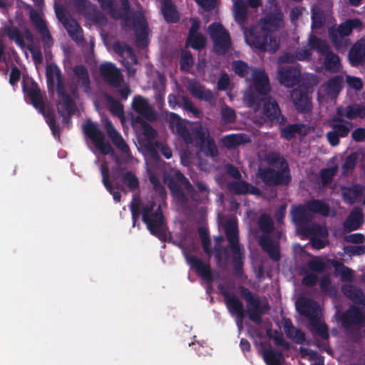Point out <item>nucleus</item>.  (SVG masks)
I'll return each instance as SVG.
<instances>
[{
	"label": "nucleus",
	"instance_id": "6ab92c4d",
	"mask_svg": "<svg viewBox=\"0 0 365 365\" xmlns=\"http://www.w3.org/2000/svg\"><path fill=\"white\" fill-rule=\"evenodd\" d=\"M279 82L287 88H292L300 81L301 72L297 68L287 66L278 70Z\"/></svg>",
	"mask_w": 365,
	"mask_h": 365
},
{
	"label": "nucleus",
	"instance_id": "09e8293b",
	"mask_svg": "<svg viewBox=\"0 0 365 365\" xmlns=\"http://www.w3.org/2000/svg\"><path fill=\"white\" fill-rule=\"evenodd\" d=\"M121 6L118 9L116 4H115L114 10L111 11L110 16L114 19H123L125 21H128L130 18L128 14L130 11V5L129 0H120Z\"/></svg>",
	"mask_w": 365,
	"mask_h": 365
},
{
	"label": "nucleus",
	"instance_id": "f03ea898",
	"mask_svg": "<svg viewBox=\"0 0 365 365\" xmlns=\"http://www.w3.org/2000/svg\"><path fill=\"white\" fill-rule=\"evenodd\" d=\"M22 89L24 93L31 99L33 106L44 116L53 135H59L60 128L56 120V115L53 110H46L42 93L37 83L32 81L29 86H26L24 81Z\"/></svg>",
	"mask_w": 365,
	"mask_h": 365
},
{
	"label": "nucleus",
	"instance_id": "37998d69",
	"mask_svg": "<svg viewBox=\"0 0 365 365\" xmlns=\"http://www.w3.org/2000/svg\"><path fill=\"white\" fill-rule=\"evenodd\" d=\"M233 7L235 21L240 25L245 24L247 19V4L243 0H237Z\"/></svg>",
	"mask_w": 365,
	"mask_h": 365
},
{
	"label": "nucleus",
	"instance_id": "393cba45",
	"mask_svg": "<svg viewBox=\"0 0 365 365\" xmlns=\"http://www.w3.org/2000/svg\"><path fill=\"white\" fill-rule=\"evenodd\" d=\"M336 114L349 120L358 118L363 119L365 118V106L360 103H353L345 107L341 106L336 108Z\"/></svg>",
	"mask_w": 365,
	"mask_h": 365
},
{
	"label": "nucleus",
	"instance_id": "603ef678",
	"mask_svg": "<svg viewBox=\"0 0 365 365\" xmlns=\"http://www.w3.org/2000/svg\"><path fill=\"white\" fill-rule=\"evenodd\" d=\"M57 110L58 113L62 117V123L64 125H69L71 123V116L76 110V103H72L71 108H69L66 106H63V104H61V103H58L57 104Z\"/></svg>",
	"mask_w": 365,
	"mask_h": 365
},
{
	"label": "nucleus",
	"instance_id": "412c9836",
	"mask_svg": "<svg viewBox=\"0 0 365 365\" xmlns=\"http://www.w3.org/2000/svg\"><path fill=\"white\" fill-rule=\"evenodd\" d=\"M341 322L344 328L351 325L365 326V316L355 305H351L341 317Z\"/></svg>",
	"mask_w": 365,
	"mask_h": 365
},
{
	"label": "nucleus",
	"instance_id": "052dcab7",
	"mask_svg": "<svg viewBox=\"0 0 365 365\" xmlns=\"http://www.w3.org/2000/svg\"><path fill=\"white\" fill-rule=\"evenodd\" d=\"M138 63L137 56L133 50V55L127 53L126 55L122 58V64L128 71V74L130 76L135 75L136 72V69L133 67V66Z\"/></svg>",
	"mask_w": 365,
	"mask_h": 365
},
{
	"label": "nucleus",
	"instance_id": "20e7f679",
	"mask_svg": "<svg viewBox=\"0 0 365 365\" xmlns=\"http://www.w3.org/2000/svg\"><path fill=\"white\" fill-rule=\"evenodd\" d=\"M245 37L248 44L261 51L274 53L279 47V41L277 39L275 34L268 33L259 25L250 26Z\"/></svg>",
	"mask_w": 365,
	"mask_h": 365
},
{
	"label": "nucleus",
	"instance_id": "c03bdc74",
	"mask_svg": "<svg viewBox=\"0 0 365 365\" xmlns=\"http://www.w3.org/2000/svg\"><path fill=\"white\" fill-rule=\"evenodd\" d=\"M3 31L10 40L14 41L17 46L22 48L26 47L24 36L17 27L5 25L3 27Z\"/></svg>",
	"mask_w": 365,
	"mask_h": 365
},
{
	"label": "nucleus",
	"instance_id": "473e14b6",
	"mask_svg": "<svg viewBox=\"0 0 365 365\" xmlns=\"http://www.w3.org/2000/svg\"><path fill=\"white\" fill-rule=\"evenodd\" d=\"M349 58L352 66L361 64L365 59V41L360 40L354 44L349 53Z\"/></svg>",
	"mask_w": 365,
	"mask_h": 365
},
{
	"label": "nucleus",
	"instance_id": "4468645a",
	"mask_svg": "<svg viewBox=\"0 0 365 365\" xmlns=\"http://www.w3.org/2000/svg\"><path fill=\"white\" fill-rule=\"evenodd\" d=\"M187 263L193 269L195 272L209 284L214 280L212 269L209 263H206L195 255H190L184 252Z\"/></svg>",
	"mask_w": 365,
	"mask_h": 365
},
{
	"label": "nucleus",
	"instance_id": "3c124183",
	"mask_svg": "<svg viewBox=\"0 0 365 365\" xmlns=\"http://www.w3.org/2000/svg\"><path fill=\"white\" fill-rule=\"evenodd\" d=\"M217 289L220 294H222L224 297V301L227 309H229L242 302V301L237 296L229 292V288L226 285L223 284H219L217 285Z\"/></svg>",
	"mask_w": 365,
	"mask_h": 365
},
{
	"label": "nucleus",
	"instance_id": "338daca9",
	"mask_svg": "<svg viewBox=\"0 0 365 365\" xmlns=\"http://www.w3.org/2000/svg\"><path fill=\"white\" fill-rule=\"evenodd\" d=\"M193 135L192 138L197 141L200 148H205V144L208 138H211L208 131L205 130L201 126L195 128Z\"/></svg>",
	"mask_w": 365,
	"mask_h": 365
},
{
	"label": "nucleus",
	"instance_id": "5fc2aeb1",
	"mask_svg": "<svg viewBox=\"0 0 365 365\" xmlns=\"http://www.w3.org/2000/svg\"><path fill=\"white\" fill-rule=\"evenodd\" d=\"M259 227L262 232V235H270L274 229L272 219L267 215H262L258 221Z\"/></svg>",
	"mask_w": 365,
	"mask_h": 365
},
{
	"label": "nucleus",
	"instance_id": "e2e57ef3",
	"mask_svg": "<svg viewBox=\"0 0 365 365\" xmlns=\"http://www.w3.org/2000/svg\"><path fill=\"white\" fill-rule=\"evenodd\" d=\"M357 158L356 153H352L346 157L341 166L343 175L347 176L349 173L352 172L356 166Z\"/></svg>",
	"mask_w": 365,
	"mask_h": 365
},
{
	"label": "nucleus",
	"instance_id": "4be33fe9",
	"mask_svg": "<svg viewBox=\"0 0 365 365\" xmlns=\"http://www.w3.org/2000/svg\"><path fill=\"white\" fill-rule=\"evenodd\" d=\"M258 243L262 250L266 252L273 262H278L281 259L279 243L274 240L269 235H262Z\"/></svg>",
	"mask_w": 365,
	"mask_h": 365
},
{
	"label": "nucleus",
	"instance_id": "a19ab883",
	"mask_svg": "<svg viewBox=\"0 0 365 365\" xmlns=\"http://www.w3.org/2000/svg\"><path fill=\"white\" fill-rule=\"evenodd\" d=\"M362 223V212L361 211H352L344 222V229L346 232L356 230Z\"/></svg>",
	"mask_w": 365,
	"mask_h": 365
},
{
	"label": "nucleus",
	"instance_id": "a878e982",
	"mask_svg": "<svg viewBox=\"0 0 365 365\" xmlns=\"http://www.w3.org/2000/svg\"><path fill=\"white\" fill-rule=\"evenodd\" d=\"M180 174L181 173H179L178 175V180L171 178L168 182V187L177 203L184 206L188 204L189 200L186 193L184 192L182 187L183 184L182 183Z\"/></svg>",
	"mask_w": 365,
	"mask_h": 365
},
{
	"label": "nucleus",
	"instance_id": "13d9d810",
	"mask_svg": "<svg viewBox=\"0 0 365 365\" xmlns=\"http://www.w3.org/2000/svg\"><path fill=\"white\" fill-rule=\"evenodd\" d=\"M222 121L225 124L234 123L237 120V114L232 108L224 104L220 110Z\"/></svg>",
	"mask_w": 365,
	"mask_h": 365
},
{
	"label": "nucleus",
	"instance_id": "0e129e2a",
	"mask_svg": "<svg viewBox=\"0 0 365 365\" xmlns=\"http://www.w3.org/2000/svg\"><path fill=\"white\" fill-rule=\"evenodd\" d=\"M314 331L322 339H327L329 337L328 329L326 324L319 322V316L316 317L314 321L309 322Z\"/></svg>",
	"mask_w": 365,
	"mask_h": 365
},
{
	"label": "nucleus",
	"instance_id": "8fccbe9b",
	"mask_svg": "<svg viewBox=\"0 0 365 365\" xmlns=\"http://www.w3.org/2000/svg\"><path fill=\"white\" fill-rule=\"evenodd\" d=\"M362 195V188L358 185L346 187L342 191L343 199L344 202L349 204L354 203Z\"/></svg>",
	"mask_w": 365,
	"mask_h": 365
},
{
	"label": "nucleus",
	"instance_id": "c85d7f7f",
	"mask_svg": "<svg viewBox=\"0 0 365 365\" xmlns=\"http://www.w3.org/2000/svg\"><path fill=\"white\" fill-rule=\"evenodd\" d=\"M283 329L287 338L296 344H303L306 340L305 334L300 329L295 328L289 318L283 319Z\"/></svg>",
	"mask_w": 365,
	"mask_h": 365
},
{
	"label": "nucleus",
	"instance_id": "dca6fc26",
	"mask_svg": "<svg viewBox=\"0 0 365 365\" xmlns=\"http://www.w3.org/2000/svg\"><path fill=\"white\" fill-rule=\"evenodd\" d=\"M99 71L104 81L113 88H118L123 81L120 71L113 63L106 62L102 63L100 66Z\"/></svg>",
	"mask_w": 365,
	"mask_h": 365
},
{
	"label": "nucleus",
	"instance_id": "864d4df0",
	"mask_svg": "<svg viewBox=\"0 0 365 365\" xmlns=\"http://www.w3.org/2000/svg\"><path fill=\"white\" fill-rule=\"evenodd\" d=\"M227 310L232 315H235L236 325L239 330H241L243 327V319L246 317L243 302H242L241 303L227 309Z\"/></svg>",
	"mask_w": 365,
	"mask_h": 365
},
{
	"label": "nucleus",
	"instance_id": "7c9ffc66",
	"mask_svg": "<svg viewBox=\"0 0 365 365\" xmlns=\"http://www.w3.org/2000/svg\"><path fill=\"white\" fill-rule=\"evenodd\" d=\"M63 26L72 40L76 43L84 41L83 30L77 20L71 18L63 24Z\"/></svg>",
	"mask_w": 365,
	"mask_h": 365
},
{
	"label": "nucleus",
	"instance_id": "2f4dec72",
	"mask_svg": "<svg viewBox=\"0 0 365 365\" xmlns=\"http://www.w3.org/2000/svg\"><path fill=\"white\" fill-rule=\"evenodd\" d=\"M305 125L303 123L288 124L284 127L280 126V137L287 140H291L297 135H305L307 132L304 130Z\"/></svg>",
	"mask_w": 365,
	"mask_h": 365
},
{
	"label": "nucleus",
	"instance_id": "4d7b16f0",
	"mask_svg": "<svg viewBox=\"0 0 365 365\" xmlns=\"http://www.w3.org/2000/svg\"><path fill=\"white\" fill-rule=\"evenodd\" d=\"M338 171V167L336 165L322 169L319 172V177L321 182L323 186H327L329 185L333 180Z\"/></svg>",
	"mask_w": 365,
	"mask_h": 365
},
{
	"label": "nucleus",
	"instance_id": "c756f323",
	"mask_svg": "<svg viewBox=\"0 0 365 365\" xmlns=\"http://www.w3.org/2000/svg\"><path fill=\"white\" fill-rule=\"evenodd\" d=\"M351 33L350 26L346 21L341 24L337 28L331 27L329 29V36L332 43L336 46H341L342 38Z\"/></svg>",
	"mask_w": 365,
	"mask_h": 365
},
{
	"label": "nucleus",
	"instance_id": "ddd939ff",
	"mask_svg": "<svg viewBox=\"0 0 365 365\" xmlns=\"http://www.w3.org/2000/svg\"><path fill=\"white\" fill-rule=\"evenodd\" d=\"M133 25L134 26L136 46L140 48L146 47L149 43V28L146 19L142 13L138 12L133 15Z\"/></svg>",
	"mask_w": 365,
	"mask_h": 365
},
{
	"label": "nucleus",
	"instance_id": "49530a36",
	"mask_svg": "<svg viewBox=\"0 0 365 365\" xmlns=\"http://www.w3.org/2000/svg\"><path fill=\"white\" fill-rule=\"evenodd\" d=\"M55 88L58 96L61 98V103L63 106H66L71 108L72 103H76L71 96L66 91V84L63 78L61 77L58 81L56 82Z\"/></svg>",
	"mask_w": 365,
	"mask_h": 365
},
{
	"label": "nucleus",
	"instance_id": "c9c22d12",
	"mask_svg": "<svg viewBox=\"0 0 365 365\" xmlns=\"http://www.w3.org/2000/svg\"><path fill=\"white\" fill-rule=\"evenodd\" d=\"M190 93L196 98L202 100L207 102H210L214 99L212 92L206 89L203 86L197 82H193L188 86Z\"/></svg>",
	"mask_w": 365,
	"mask_h": 365
},
{
	"label": "nucleus",
	"instance_id": "b1692460",
	"mask_svg": "<svg viewBox=\"0 0 365 365\" xmlns=\"http://www.w3.org/2000/svg\"><path fill=\"white\" fill-rule=\"evenodd\" d=\"M292 218L294 224L299 227V232L304 226H308L314 215L307 208V205H299L292 210Z\"/></svg>",
	"mask_w": 365,
	"mask_h": 365
},
{
	"label": "nucleus",
	"instance_id": "6e6552de",
	"mask_svg": "<svg viewBox=\"0 0 365 365\" xmlns=\"http://www.w3.org/2000/svg\"><path fill=\"white\" fill-rule=\"evenodd\" d=\"M208 34L213 41L214 49L219 55L226 54L232 46L231 37L224 26L217 22L209 25Z\"/></svg>",
	"mask_w": 365,
	"mask_h": 365
},
{
	"label": "nucleus",
	"instance_id": "69168bd1",
	"mask_svg": "<svg viewBox=\"0 0 365 365\" xmlns=\"http://www.w3.org/2000/svg\"><path fill=\"white\" fill-rule=\"evenodd\" d=\"M194 63L193 57L189 51L182 50L180 58V66L182 71H188Z\"/></svg>",
	"mask_w": 365,
	"mask_h": 365
},
{
	"label": "nucleus",
	"instance_id": "2eb2a0df",
	"mask_svg": "<svg viewBox=\"0 0 365 365\" xmlns=\"http://www.w3.org/2000/svg\"><path fill=\"white\" fill-rule=\"evenodd\" d=\"M284 14L282 11L275 8L273 11L266 14L259 21L258 25L269 34L279 30L283 26Z\"/></svg>",
	"mask_w": 365,
	"mask_h": 365
},
{
	"label": "nucleus",
	"instance_id": "f257e3e1",
	"mask_svg": "<svg viewBox=\"0 0 365 365\" xmlns=\"http://www.w3.org/2000/svg\"><path fill=\"white\" fill-rule=\"evenodd\" d=\"M155 206L156 203L154 201H149L146 205L141 206L140 198L133 197L129 205L133 227L136 226L142 214V221L146 225L150 232L160 241L165 242L167 234L164 215L160 205L154 210Z\"/></svg>",
	"mask_w": 365,
	"mask_h": 365
},
{
	"label": "nucleus",
	"instance_id": "a211bd4d",
	"mask_svg": "<svg viewBox=\"0 0 365 365\" xmlns=\"http://www.w3.org/2000/svg\"><path fill=\"white\" fill-rule=\"evenodd\" d=\"M133 110L143 116L148 121L153 122L157 120V114L150 104L148 100L141 96H135L132 101Z\"/></svg>",
	"mask_w": 365,
	"mask_h": 365
},
{
	"label": "nucleus",
	"instance_id": "bb28decb",
	"mask_svg": "<svg viewBox=\"0 0 365 365\" xmlns=\"http://www.w3.org/2000/svg\"><path fill=\"white\" fill-rule=\"evenodd\" d=\"M105 129L108 137L115 147L124 153H128L130 148L120 133L115 128L110 120H107L105 124Z\"/></svg>",
	"mask_w": 365,
	"mask_h": 365
},
{
	"label": "nucleus",
	"instance_id": "9d476101",
	"mask_svg": "<svg viewBox=\"0 0 365 365\" xmlns=\"http://www.w3.org/2000/svg\"><path fill=\"white\" fill-rule=\"evenodd\" d=\"M84 134L89 138L95 147L103 155L111 153L113 149L108 141L105 140V135L90 119L86 120L83 125Z\"/></svg>",
	"mask_w": 365,
	"mask_h": 365
},
{
	"label": "nucleus",
	"instance_id": "9b49d317",
	"mask_svg": "<svg viewBox=\"0 0 365 365\" xmlns=\"http://www.w3.org/2000/svg\"><path fill=\"white\" fill-rule=\"evenodd\" d=\"M71 4L78 14L93 23L101 24L106 20L105 15L89 0H72Z\"/></svg>",
	"mask_w": 365,
	"mask_h": 365
},
{
	"label": "nucleus",
	"instance_id": "774afa93",
	"mask_svg": "<svg viewBox=\"0 0 365 365\" xmlns=\"http://www.w3.org/2000/svg\"><path fill=\"white\" fill-rule=\"evenodd\" d=\"M344 78L341 76L337 75L331 78L327 83V88L331 93H339L342 89Z\"/></svg>",
	"mask_w": 365,
	"mask_h": 365
},
{
	"label": "nucleus",
	"instance_id": "0eeeda50",
	"mask_svg": "<svg viewBox=\"0 0 365 365\" xmlns=\"http://www.w3.org/2000/svg\"><path fill=\"white\" fill-rule=\"evenodd\" d=\"M253 81L255 91L250 92L247 99L250 106L256 111L261 106L262 100L268 97L267 96L270 91V86L269 78L264 71H257L254 74Z\"/></svg>",
	"mask_w": 365,
	"mask_h": 365
},
{
	"label": "nucleus",
	"instance_id": "4c0bfd02",
	"mask_svg": "<svg viewBox=\"0 0 365 365\" xmlns=\"http://www.w3.org/2000/svg\"><path fill=\"white\" fill-rule=\"evenodd\" d=\"M162 14L168 23H177L180 20L179 14L171 0H163Z\"/></svg>",
	"mask_w": 365,
	"mask_h": 365
},
{
	"label": "nucleus",
	"instance_id": "680f3d73",
	"mask_svg": "<svg viewBox=\"0 0 365 365\" xmlns=\"http://www.w3.org/2000/svg\"><path fill=\"white\" fill-rule=\"evenodd\" d=\"M258 175L262 181L268 186H274V168L270 167L259 168Z\"/></svg>",
	"mask_w": 365,
	"mask_h": 365
},
{
	"label": "nucleus",
	"instance_id": "f8f14e48",
	"mask_svg": "<svg viewBox=\"0 0 365 365\" xmlns=\"http://www.w3.org/2000/svg\"><path fill=\"white\" fill-rule=\"evenodd\" d=\"M262 113L272 123L284 125L287 121V117L282 114L278 103L272 97H267L262 100Z\"/></svg>",
	"mask_w": 365,
	"mask_h": 365
},
{
	"label": "nucleus",
	"instance_id": "5701e85b",
	"mask_svg": "<svg viewBox=\"0 0 365 365\" xmlns=\"http://www.w3.org/2000/svg\"><path fill=\"white\" fill-rule=\"evenodd\" d=\"M292 99L296 110L299 113H307L311 110L312 103L307 90L302 88L292 91Z\"/></svg>",
	"mask_w": 365,
	"mask_h": 365
},
{
	"label": "nucleus",
	"instance_id": "39448f33",
	"mask_svg": "<svg viewBox=\"0 0 365 365\" xmlns=\"http://www.w3.org/2000/svg\"><path fill=\"white\" fill-rule=\"evenodd\" d=\"M240 294L247 303L245 313L250 320L255 324L260 325L262 323L263 315L270 309L269 304L262 303L259 297L243 286L240 287Z\"/></svg>",
	"mask_w": 365,
	"mask_h": 365
},
{
	"label": "nucleus",
	"instance_id": "ea45409f",
	"mask_svg": "<svg viewBox=\"0 0 365 365\" xmlns=\"http://www.w3.org/2000/svg\"><path fill=\"white\" fill-rule=\"evenodd\" d=\"M342 292L354 303L365 305V297L363 292L352 284H344L341 287Z\"/></svg>",
	"mask_w": 365,
	"mask_h": 365
},
{
	"label": "nucleus",
	"instance_id": "1a4fd4ad",
	"mask_svg": "<svg viewBox=\"0 0 365 365\" xmlns=\"http://www.w3.org/2000/svg\"><path fill=\"white\" fill-rule=\"evenodd\" d=\"M329 126L332 130L327 133V141L331 146H337L340 143L341 138L348 136L353 128V123L336 114L329 120Z\"/></svg>",
	"mask_w": 365,
	"mask_h": 365
},
{
	"label": "nucleus",
	"instance_id": "de8ad7c7",
	"mask_svg": "<svg viewBox=\"0 0 365 365\" xmlns=\"http://www.w3.org/2000/svg\"><path fill=\"white\" fill-rule=\"evenodd\" d=\"M262 354L267 365H283L284 359L282 352L269 349L264 350Z\"/></svg>",
	"mask_w": 365,
	"mask_h": 365
},
{
	"label": "nucleus",
	"instance_id": "6e6d98bb",
	"mask_svg": "<svg viewBox=\"0 0 365 365\" xmlns=\"http://www.w3.org/2000/svg\"><path fill=\"white\" fill-rule=\"evenodd\" d=\"M186 44L189 45L194 49L200 50L205 46L206 39L202 34L188 35Z\"/></svg>",
	"mask_w": 365,
	"mask_h": 365
},
{
	"label": "nucleus",
	"instance_id": "bf43d9fd",
	"mask_svg": "<svg viewBox=\"0 0 365 365\" xmlns=\"http://www.w3.org/2000/svg\"><path fill=\"white\" fill-rule=\"evenodd\" d=\"M123 182L130 191H135L139 188V180L132 171H126L123 175Z\"/></svg>",
	"mask_w": 365,
	"mask_h": 365
},
{
	"label": "nucleus",
	"instance_id": "cd10ccee",
	"mask_svg": "<svg viewBox=\"0 0 365 365\" xmlns=\"http://www.w3.org/2000/svg\"><path fill=\"white\" fill-rule=\"evenodd\" d=\"M228 188L235 195L252 194L257 196L261 195V190L258 187L245 180L231 182Z\"/></svg>",
	"mask_w": 365,
	"mask_h": 365
},
{
	"label": "nucleus",
	"instance_id": "aec40b11",
	"mask_svg": "<svg viewBox=\"0 0 365 365\" xmlns=\"http://www.w3.org/2000/svg\"><path fill=\"white\" fill-rule=\"evenodd\" d=\"M297 312L302 316L309 319V321H314L319 316V306L314 299L308 297L299 298L295 304Z\"/></svg>",
	"mask_w": 365,
	"mask_h": 365
},
{
	"label": "nucleus",
	"instance_id": "72a5a7b5",
	"mask_svg": "<svg viewBox=\"0 0 365 365\" xmlns=\"http://www.w3.org/2000/svg\"><path fill=\"white\" fill-rule=\"evenodd\" d=\"M74 76L77 78L78 83L83 88L85 92L91 90V79L87 68L82 65H76L73 68Z\"/></svg>",
	"mask_w": 365,
	"mask_h": 365
},
{
	"label": "nucleus",
	"instance_id": "58836bf2",
	"mask_svg": "<svg viewBox=\"0 0 365 365\" xmlns=\"http://www.w3.org/2000/svg\"><path fill=\"white\" fill-rule=\"evenodd\" d=\"M307 208L313 214H319L327 217L329 215L330 207L322 200L312 199L307 202Z\"/></svg>",
	"mask_w": 365,
	"mask_h": 365
},
{
	"label": "nucleus",
	"instance_id": "f3484780",
	"mask_svg": "<svg viewBox=\"0 0 365 365\" xmlns=\"http://www.w3.org/2000/svg\"><path fill=\"white\" fill-rule=\"evenodd\" d=\"M29 18L35 28L41 34L44 49L46 50L49 48L53 45V38L46 21L43 19L40 14L35 9H31L30 11Z\"/></svg>",
	"mask_w": 365,
	"mask_h": 365
},
{
	"label": "nucleus",
	"instance_id": "7ed1b4c3",
	"mask_svg": "<svg viewBox=\"0 0 365 365\" xmlns=\"http://www.w3.org/2000/svg\"><path fill=\"white\" fill-rule=\"evenodd\" d=\"M225 236L229 242L230 252L232 253L233 274L241 277L243 274V260L245 257V248L240 243L239 230L236 223L230 222L225 225Z\"/></svg>",
	"mask_w": 365,
	"mask_h": 365
},
{
	"label": "nucleus",
	"instance_id": "f704fd0d",
	"mask_svg": "<svg viewBox=\"0 0 365 365\" xmlns=\"http://www.w3.org/2000/svg\"><path fill=\"white\" fill-rule=\"evenodd\" d=\"M274 169V186L287 185L292 180L290 170L287 161L283 162V167Z\"/></svg>",
	"mask_w": 365,
	"mask_h": 365
},
{
	"label": "nucleus",
	"instance_id": "423d86ee",
	"mask_svg": "<svg viewBox=\"0 0 365 365\" xmlns=\"http://www.w3.org/2000/svg\"><path fill=\"white\" fill-rule=\"evenodd\" d=\"M309 46L311 49L324 56V66L327 71L332 73L339 71L341 66L340 58L331 51L326 41L312 35L309 38Z\"/></svg>",
	"mask_w": 365,
	"mask_h": 365
},
{
	"label": "nucleus",
	"instance_id": "e433bc0d",
	"mask_svg": "<svg viewBox=\"0 0 365 365\" xmlns=\"http://www.w3.org/2000/svg\"><path fill=\"white\" fill-rule=\"evenodd\" d=\"M62 76V73L58 66L56 64H49L46 68V78L48 91L53 92L56 82L58 81Z\"/></svg>",
	"mask_w": 365,
	"mask_h": 365
},
{
	"label": "nucleus",
	"instance_id": "a18cd8bd",
	"mask_svg": "<svg viewBox=\"0 0 365 365\" xmlns=\"http://www.w3.org/2000/svg\"><path fill=\"white\" fill-rule=\"evenodd\" d=\"M301 234L307 237H317L319 236L322 237H327L328 235V232L326 227L319 225V224H312L308 226H304L301 230Z\"/></svg>",
	"mask_w": 365,
	"mask_h": 365
},
{
	"label": "nucleus",
	"instance_id": "79ce46f5",
	"mask_svg": "<svg viewBox=\"0 0 365 365\" xmlns=\"http://www.w3.org/2000/svg\"><path fill=\"white\" fill-rule=\"evenodd\" d=\"M222 140L227 148H234L250 141L249 138L245 133L227 135L222 138Z\"/></svg>",
	"mask_w": 365,
	"mask_h": 365
}]
</instances>
